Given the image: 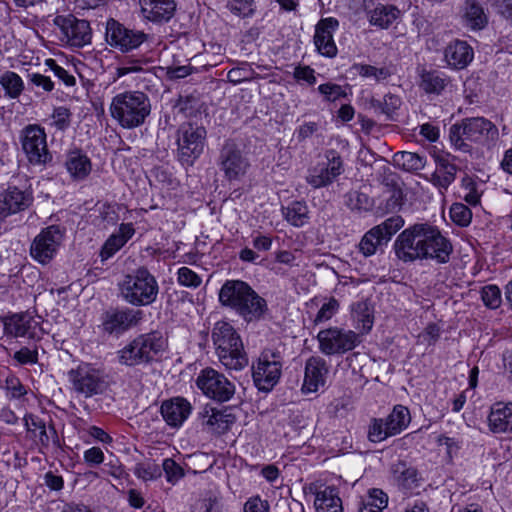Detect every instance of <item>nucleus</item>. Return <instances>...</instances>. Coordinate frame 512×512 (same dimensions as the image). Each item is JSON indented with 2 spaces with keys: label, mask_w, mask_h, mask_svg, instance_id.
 I'll return each instance as SVG.
<instances>
[{
  "label": "nucleus",
  "mask_w": 512,
  "mask_h": 512,
  "mask_svg": "<svg viewBox=\"0 0 512 512\" xmlns=\"http://www.w3.org/2000/svg\"><path fill=\"white\" fill-rule=\"evenodd\" d=\"M449 83V77L440 71L424 70L420 75V88L428 94L439 95Z\"/></svg>",
  "instance_id": "obj_37"
},
{
  "label": "nucleus",
  "mask_w": 512,
  "mask_h": 512,
  "mask_svg": "<svg viewBox=\"0 0 512 512\" xmlns=\"http://www.w3.org/2000/svg\"><path fill=\"white\" fill-rule=\"evenodd\" d=\"M64 235L65 229L59 225H50L42 229L31 244V257L40 264L49 263L57 254Z\"/></svg>",
  "instance_id": "obj_12"
},
{
  "label": "nucleus",
  "mask_w": 512,
  "mask_h": 512,
  "mask_svg": "<svg viewBox=\"0 0 512 512\" xmlns=\"http://www.w3.org/2000/svg\"><path fill=\"white\" fill-rule=\"evenodd\" d=\"M376 232L377 230L371 228L363 235L358 244L360 253L365 257L374 255L379 247L387 244Z\"/></svg>",
  "instance_id": "obj_44"
},
{
  "label": "nucleus",
  "mask_w": 512,
  "mask_h": 512,
  "mask_svg": "<svg viewBox=\"0 0 512 512\" xmlns=\"http://www.w3.org/2000/svg\"><path fill=\"white\" fill-rule=\"evenodd\" d=\"M218 164L224 177L230 182L241 180L250 167L247 157L232 141H227L223 145Z\"/></svg>",
  "instance_id": "obj_17"
},
{
  "label": "nucleus",
  "mask_w": 512,
  "mask_h": 512,
  "mask_svg": "<svg viewBox=\"0 0 512 512\" xmlns=\"http://www.w3.org/2000/svg\"><path fill=\"white\" fill-rule=\"evenodd\" d=\"M280 356L272 351H264L252 366V376L260 391H270L279 381L281 375Z\"/></svg>",
  "instance_id": "obj_15"
},
{
  "label": "nucleus",
  "mask_w": 512,
  "mask_h": 512,
  "mask_svg": "<svg viewBox=\"0 0 512 512\" xmlns=\"http://www.w3.org/2000/svg\"><path fill=\"white\" fill-rule=\"evenodd\" d=\"M22 149L32 165H45L51 160L47 148L46 133L44 128L36 124H30L23 128L20 134Z\"/></svg>",
  "instance_id": "obj_13"
},
{
  "label": "nucleus",
  "mask_w": 512,
  "mask_h": 512,
  "mask_svg": "<svg viewBox=\"0 0 512 512\" xmlns=\"http://www.w3.org/2000/svg\"><path fill=\"white\" fill-rule=\"evenodd\" d=\"M64 166L74 181L86 179L92 170L90 158L80 149L69 150L66 153Z\"/></svg>",
  "instance_id": "obj_31"
},
{
  "label": "nucleus",
  "mask_w": 512,
  "mask_h": 512,
  "mask_svg": "<svg viewBox=\"0 0 512 512\" xmlns=\"http://www.w3.org/2000/svg\"><path fill=\"white\" fill-rule=\"evenodd\" d=\"M481 298L487 307L498 308L501 304V291L496 285H487L482 288Z\"/></svg>",
  "instance_id": "obj_56"
},
{
  "label": "nucleus",
  "mask_w": 512,
  "mask_h": 512,
  "mask_svg": "<svg viewBox=\"0 0 512 512\" xmlns=\"http://www.w3.org/2000/svg\"><path fill=\"white\" fill-rule=\"evenodd\" d=\"M436 168L431 175L430 181L439 189L447 190L455 180L457 167L453 163V157L450 154H437L434 157Z\"/></svg>",
  "instance_id": "obj_28"
},
{
  "label": "nucleus",
  "mask_w": 512,
  "mask_h": 512,
  "mask_svg": "<svg viewBox=\"0 0 512 512\" xmlns=\"http://www.w3.org/2000/svg\"><path fill=\"white\" fill-rule=\"evenodd\" d=\"M32 202L33 190L30 186L24 188L10 186L0 194V217L6 218L24 211Z\"/></svg>",
  "instance_id": "obj_19"
},
{
  "label": "nucleus",
  "mask_w": 512,
  "mask_h": 512,
  "mask_svg": "<svg viewBox=\"0 0 512 512\" xmlns=\"http://www.w3.org/2000/svg\"><path fill=\"white\" fill-rule=\"evenodd\" d=\"M162 467L166 480L171 484L177 483L184 476L183 468L172 458L164 459Z\"/></svg>",
  "instance_id": "obj_57"
},
{
  "label": "nucleus",
  "mask_w": 512,
  "mask_h": 512,
  "mask_svg": "<svg viewBox=\"0 0 512 512\" xmlns=\"http://www.w3.org/2000/svg\"><path fill=\"white\" fill-rule=\"evenodd\" d=\"M178 282L186 287H198L201 284V278L188 267H181L178 270Z\"/></svg>",
  "instance_id": "obj_60"
},
{
  "label": "nucleus",
  "mask_w": 512,
  "mask_h": 512,
  "mask_svg": "<svg viewBox=\"0 0 512 512\" xmlns=\"http://www.w3.org/2000/svg\"><path fill=\"white\" fill-rule=\"evenodd\" d=\"M474 58V52L465 41L451 42L444 50V60L452 68L461 70L466 68Z\"/></svg>",
  "instance_id": "obj_30"
},
{
  "label": "nucleus",
  "mask_w": 512,
  "mask_h": 512,
  "mask_svg": "<svg viewBox=\"0 0 512 512\" xmlns=\"http://www.w3.org/2000/svg\"><path fill=\"white\" fill-rule=\"evenodd\" d=\"M404 225V220L400 216H392L386 219L381 224L373 227V229L377 230V234L380 236L382 240L388 243L392 236L396 234Z\"/></svg>",
  "instance_id": "obj_45"
},
{
  "label": "nucleus",
  "mask_w": 512,
  "mask_h": 512,
  "mask_svg": "<svg viewBox=\"0 0 512 512\" xmlns=\"http://www.w3.org/2000/svg\"><path fill=\"white\" fill-rule=\"evenodd\" d=\"M351 69L355 74L374 79L377 82L384 81L392 75L391 70L386 66L376 67L367 64H354Z\"/></svg>",
  "instance_id": "obj_43"
},
{
  "label": "nucleus",
  "mask_w": 512,
  "mask_h": 512,
  "mask_svg": "<svg viewBox=\"0 0 512 512\" xmlns=\"http://www.w3.org/2000/svg\"><path fill=\"white\" fill-rule=\"evenodd\" d=\"M338 26V20L333 17L323 18L316 24L314 44L322 56L334 58L337 55L338 50L333 36Z\"/></svg>",
  "instance_id": "obj_21"
},
{
  "label": "nucleus",
  "mask_w": 512,
  "mask_h": 512,
  "mask_svg": "<svg viewBox=\"0 0 512 512\" xmlns=\"http://www.w3.org/2000/svg\"><path fill=\"white\" fill-rule=\"evenodd\" d=\"M328 371L327 363L323 358L310 357L305 364L302 390L306 393L317 392L325 385Z\"/></svg>",
  "instance_id": "obj_23"
},
{
  "label": "nucleus",
  "mask_w": 512,
  "mask_h": 512,
  "mask_svg": "<svg viewBox=\"0 0 512 512\" xmlns=\"http://www.w3.org/2000/svg\"><path fill=\"white\" fill-rule=\"evenodd\" d=\"M450 217L455 224L466 227L471 223L472 212L466 205L454 203L450 207Z\"/></svg>",
  "instance_id": "obj_49"
},
{
  "label": "nucleus",
  "mask_w": 512,
  "mask_h": 512,
  "mask_svg": "<svg viewBox=\"0 0 512 512\" xmlns=\"http://www.w3.org/2000/svg\"><path fill=\"white\" fill-rule=\"evenodd\" d=\"M134 229L131 224H121L119 232L112 234L104 243L100 256L102 260H107L119 251L126 242L133 236Z\"/></svg>",
  "instance_id": "obj_35"
},
{
  "label": "nucleus",
  "mask_w": 512,
  "mask_h": 512,
  "mask_svg": "<svg viewBox=\"0 0 512 512\" xmlns=\"http://www.w3.org/2000/svg\"><path fill=\"white\" fill-rule=\"evenodd\" d=\"M119 289L123 299L134 306L152 304L159 293V285L155 276L144 267L126 275L119 284Z\"/></svg>",
  "instance_id": "obj_6"
},
{
  "label": "nucleus",
  "mask_w": 512,
  "mask_h": 512,
  "mask_svg": "<svg viewBox=\"0 0 512 512\" xmlns=\"http://www.w3.org/2000/svg\"><path fill=\"white\" fill-rule=\"evenodd\" d=\"M67 377L73 390L86 398L102 394L108 386L103 373L88 364L71 369Z\"/></svg>",
  "instance_id": "obj_11"
},
{
  "label": "nucleus",
  "mask_w": 512,
  "mask_h": 512,
  "mask_svg": "<svg viewBox=\"0 0 512 512\" xmlns=\"http://www.w3.org/2000/svg\"><path fill=\"white\" fill-rule=\"evenodd\" d=\"M496 13L507 21H512V0H491Z\"/></svg>",
  "instance_id": "obj_64"
},
{
  "label": "nucleus",
  "mask_w": 512,
  "mask_h": 512,
  "mask_svg": "<svg viewBox=\"0 0 512 512\" xmlns=\"http://www.w3.org/2000/svg\"><path fill=\"white\" fill-rule=\"evenodd\" d=\"M347 204L351 209L357 210L367 209L370 205L368 196L358 191H351L347 194Z\"/></svg>",
  "instance_id": "obj_61"
},
{
  "label": "nucleus",
  "mask_w": 512,
  "mask_h": 512,
  "mask_svg": "<svg viewBox=\"0 0 512 512\" xmlns=\"http://www.w3.org/2000/svg\"><path fill=\"white\" fill-rule=\"evenodd\" d=\"M317 512H342V502L335 488L326 487L316 494L314 501Z\"/></svg>",
  "instance_id": "obj_38"
},
{
  "label": "nucleus",
  "mask_w": 512,
  "mask_h": 512,
  "mask_svg": "<svg viewBox=\"0 0 512 512\" xmlns=\"http://www.w3.org/2000/svg\"><path fill=\"white\" fill-rule=\"evenodd\" d=\"M367 17L372 26L388 29L401 18V11L393 4L374 3L367 8Z\"/></svg>",
  "instance_id": "obj_29"
},
{
  "label": "nucleus",
  "mask_w": 512,
  "mask_h": 512,
  "mask_svg": "<svg viewBox=\"0 0 512 512\" xmlns=\"http://www.w3.org/2000/svg\"><path fill=\"white\" fill-rule=\"evenodd\" d=\"M317 340L320 352L326 356L343 355L362 342L360 333L337 326L320 330Z\"/></svg>",
  "instance_id": "obj_9"
},
{
  "label": "nucleus",
  "mask_w": 512,
  "mask_h": 512,
  "mask_svg": "<svg viewBox=\"0 0 512 512\" xmlns=\"http://www.w3.org/2000/svg\"><path fill=\"white\" fill-rule=\"evenodd\" d=\"M339 310V302L337 299L331 297L322 304L317 312L313 322L315 325L322 324L329 321Z\"/></svg>",
  "instance_id": "obj_51"
},
{
  "label": "nucleus",
  "mask_w": 512,
  "mask_h": 512,
  "mask_svg": "<svg viewBox=\"0 0 512 512\" xmlns=\"http://www.w3.org/2000/svg\"><path fill=\"white\" fill-rule=\"evenodd\" d=\"M0 85L5 94L12 99L17 98L24 89L23 80L13 71H5L0 74Z\"/></svg>",
  "instance_id": "obj_42"
},
{
  "label": "nucleus",
  "mask_w": 512,
  "mask_h": 512,
  "mask_svg": "<svg viewBox=\"0 0 512 512\" xmlns=\"http://www.w3.org/2000/svg\"><path fill=\"white\" fill-rule=\"evenodd\" d=\"M62 32V39L74 47H83L91 42V29L89 22L77 19L73 15L57 16L54 19Z\"/></svg>",
  "instance_id": "obj_18"
},
{
  "label": "nucleus",
  "mask_w": 512,
  "mask_h": 512,
  "mask_svg": "<svg viewBox=\"0 0 512 512\" xmlns=\"http://www.w3.org/2000/svg\"><path fill=\"white\" fill-rule=\"evenodd\" d=\"M24 420L27 430L39 438L42 446L47 447L50 442H57V432L53 426L46 428L45 422L34 415H26Z\"/></svg>",
  "instance_id": "obj_36"
},
{
  "label": "nucleus",
  "mask_w": 512,
  "mask_h": 512,
  "mask_svg": "<svg viewBox=\"0 0 512 512\" xmlns=\"http://www.w3.org/2000/svg\"><path fill=\"white\" fill-rule=\"evenodd\" d=\"M284 218L293 226L301 227L309 219V210L305 202L294 201L283 208Z\"/></svg>",
  "instance_id": "obj_40"
},
{
  "label": "nucleus",
  "mask_w": 512,
  "mask_h": 512,
  "mask_svg": "<svg viewBox=\"0 0 512 512\" xmlns=\"http://www.w3.org/2000/svg\"><path fill=\"white\" fill-rule=\"evenodd\" d=\"M318 92L323 96L324 100L334 102L347 96L346 89L336 83H324L318 86Z\"/></svg>",
  "instance_id": "obj_52"
},
{
  "label": "nucleus",
  "mask_w": 512,
  "mask_h": 512,
  "mask_svg": "<svg viewBox=\"0 0 512 512\" xmlns=\"http://www.w3.org/2000/svg\"><path fill=\"white\" fill-rule=\"evenodd\" d=\"M142 318V311L124 309V310H110L104 314L102 326L103 329L112 333H122L132 326L138 324Z\"/></svg>",
  "instance_id": "obj_22"
},
{
  "label": "nucleus",
  "mask_w": 512,
  "mask_h": 512,
  "mask_svg": "<svg viewBox=\"0 0 512 512\" xmlns=\"http://www.w3.org/2000/svg\"><path fill=\"white\" fill-rule=\"evenodd\" d=\"M45 64L50 68L54 75L62 81L66 86L71 87L76 84L75 77L62 66L58 65L55 60L47 59Z\"/></svg>",
  "instance_id": "obj_59"
},
{
  "label": "nucleus",
  "mask_w": 512,
  "mask_h": 512,
  "mask_svg": "<svg viewBox=\"0 0 512 512\" xmlns=\"http://www.w3.org/2000/svg\"><path fill=\"white\" fill-rule=\"evenodd\" d=\"M351 318L354 326L362 334L368 333L374 324V310L369 300H360L351 305Z\"/></svg>",
  "instance_id": "obj_33"
},
{
  "label": "nucleus",
  "mask_w": 512,
  "mask_h": 512,
  "mask_svg": "<svg viewBox=\"0 0 512 512\" xmlns=\"http://www.w3.org/2000/svg\"><path fill=\"white\" fill-rule=\"evenodd\" d=\"M388 425L385 419L375 418L371 421L368 430V438L371 442L379 443L386 440L389 437L394 436L388 429Z\"/></svg>",
  "instance_id": "obj_47"
},
{
  "label": "nucleus",
  "mask_w": 512,
  "mask_h": 512,
  "mask_svg": "<svg viewBox=\"0 0 512 512\" xmlns=\"http://www.w3.org/2000/svg\"><path fill=\"white\" fill-rule=\"evenodd\" d=\"M196 385L205 396L218 402L229 401L235 393V385L210 367L200 371Z\"/></svg>",
  "instance_id": "obj_14"
},
{
  "label": "nucleus",
  "mask_w": 512,
  "mask_h": 512,
  "mask_svg": "<svg viewBox=\"0 0 512 512\" xmlns=\"http://www.w3.org/2000/svg\"><path fill=\"white\" fill-rule=\"evenodd\" d=\"M489 427L494 433L512 432V402L495 403L488 417Z\"/></svg>",
  "instance_id": "obj_32"
},
{
  "label": "nucleus",
  "mask_w": 512,
  "mask_h": 512,
  "mask_svg": "<svg viewBox=\"0 0 512 512\" xmlns=\"http://www.w3.org/2000/svg\"><path fill=\"white\" fill-rule=\"evenodd\" d=\"M395 163L406 171H419L425 167L426 159L414 152L402 151L394 156Z\"/></svg>",
  "instance_id": "obj_41"
},
{
  "label": "nucleus",
  "mask_w": 512,
  "mask_h": 512,
  "mask_svg": "<svg viewBox=\"0 0 512 512\" xmlns=\"http://www.w3.org/2000/svg\"><path fill=\"white\" fill-rule=\"evenodd\" d=\"M192 406L183 397H174L161 405V415L171 427H180L190 416Z\"/></svg>",
  "instance_id": "obj_25"
},
{
  "label": "nucleus",
  "mask_w": 512,
  "mask_h": 512,
  "mask_svg": "<svg viewBox=\"0 0 512 512\" xmlns=\"http://www.w3.org/2000/svg\"><path fill=\"white\" fill-rule=\"evenodd\" d=\"M388 500V495L383 490L377 488L370 489L368 496L364 499L368 505L373 506L381 512L388 506Z\"/></svg>",
  "instance_id": "obj_58"
},
{
  "label": "nucleus",
  "mask_w": 512,
  "mask_h": 512,
  "mask_svg": "<svg viewBox=\"0 0 512 512\" xmlns=\"http://www.w3.org/2000/svg\"><path fill=\"white\" fill-rule=\"evenodd\" d=\"M385 420L388 425L387 429L395 436L408 427L411 416L407 407L396 405Z\"/></svg>",
  "instance_id": "obj_39"
},
{
  "label": "nucleus",
  "mask_w": 512,
  "mask_h": 512,
  "mask_svg": "<svg viewBox=\"0 0 512 512\" xmlns=\"http://www.w3.org/2000/svg\"><path fill=\"white\" fill-rule=\"evenodd\" d=\"M344 170V162L339 152L328 149L308 168L305 180L313 189L328 187Z\"/></svg>",
  "instance_id": "obj_8"
},
{
  "label": "nucleus",
  "mask_w": 512,
  "mask_h": 512,
  "mask_svg": "<svg viewBox=\"0 0 512 512\" xmlns=\"http://www.w3.org/2000/svg\"><path fill=\"white\" fill-rule=\"evenodd\" d=\"M394 249L396 256L404 262L433 260L445 264L450 259L453 246L437 226L416 223L398 235Z\"/></svg>",
  "instance_id": "obj_1"
},
{
  "label": "nucleus",
  "mask_w": 512,
  "mask_h": 512,
  "mask_svg": "<svg viewBox=\"0 0 512 512\" xmlns=\"http://www.w3.org/2000/svg\"><path fill=\"white\" fill-rule=\"evenodd\" d=\"M150 111L149 98L140 91H128L115 95L109 107L111 117L125 129L141 126Z\"/></svg>",
  "instance_id": "obj_5"
},
{
  "label": "nucleus",
  "mask_w": 512,
  "mask_h": 512,
  "mask_svg": "<svg viewBox=\"0 0 512 512\" xmlns=\"http://www.w3.org/2000/svg\"><path fill=\"white\" fill-rule=\"evenodd\" d=\"M72 113L64 106L54 108L51 115L52 125L59 131L67 130L71 125Z\"/></svg>",
  "instance_id": "obj_53"
},
{
  "label": "nucleus",
  "mask_w": 512,
  "mask_h": 512,
  "mask_svg": "<svg viewBox=\"0 0 512 512\" xmlns=\"http://www.w3.org/2000/svg\"><path fill=\"white\" fill-rule=\"evenodd\" d=\"M391 474L396 486L405 493H413L423 482L417 469L403 461H397L391 466Z\"/></svg>",
  "instance_id": "obj_24"
},
{
  "label": "nucleus",
  "mask_w": 512,
  "mask_h": 512,
  "mask_svg": "<svg viewBox=\"0 0 512 512\" xmlns=\"http://www.w3.org/2000/svg\"><path fill=\"white\" fill-rule=\"evenodd\" d=\"M134 474L143 481H150L158 478L161 475V471L156 464L138 463L134 468Z\"/></svg>",
  "instance_id": "obj_55"
},
{
  "label": "nucleus",
  "mask_w": 512,
  "mask_h": 512,
  "mask_svg": "<svg viewBox=\"0 0 512 512\" xmlns=\"http://www.w3.org/2000/svg\"><path fill=\"white\" fill-rule=\"evenodd\" d=\"M464 27L472 31L484 29L488 24V14L481 0H465L460 9Z\"/></svg>",
  "instance_id": "obj_26"
},
{
  "label": "nucleus",
  "mask_w": 512,
  "mask_h": 512,
  "mask_svg": "<svg viewBox=\"0 0 512 512\" xmlns=\"http://www.w3.org/2000/svg\"><path fill=\"white\" fill-rule=\"evenodd\" d=\"M219 302L246 321L260 319L267 311L266 300L247 282L226 280L219 290Z\"/></svg>",
  "instance_id": "obj_2"
},
{
  "label": "nucleus",
  "mask_w": 512,
  "mask_h": 512,
  "mask_svg": "<svg viewBox=\"0 0 512 512\" xmlns=\"http://www.w3.org/2000/svg\"><path fill=\"white\" fill-rule=\"evenodd\" d=\"M146 39L144 32L129 29L115 19L111 18L106 23L107 43L123 53L137 49Z\"/></svg>",
  "instance_id": "obj_16"
},
{
  "label": "nucleus",
  "mask_w": 512,
  "mask_h": 512,
  "mask_svg": "<svg viewBox=\"0 0 512 512\" xmlns=\"http://www.w3.org/2000/svg\"><path fill=\"white\" fill-rule=\"evenodd\" d=\"M165 346L166 341L161 333L142 334L118 351V359L126 366L140 365L152 360Z\"/></svg>",
  "instance_id": "obj_7"
},
{
  "label": "nucleus",
  "mask_w": 512,
  "mask_h": 512,
  "mask_svg": "<svg viewBox=\"0 0 512 512\" xmlns=\"http://www.w3.org/2000/svg\"><path fill=\"white\" fill-rule=\"evenodd\" d=\"M211 338L217 357L226 369L239 371L247 366L248 358L243 342L230 323L217 322L212 329Z\"/></svg>",
  "instance_id": "obj_4"
},
{
  "label": "nucleus",
  "mask_w": 512,
  "mask_h": 512,
  "mask_svg": "<svg viewBox=\"0 0 512 512\" xmlns=\"http://www.w3.org/2000/svg\"><path fill=\"white\" fill-rule=\"evenodd\" d=\"M207 132L203 126L182 125L178 131L177 151L182 164L192 166L201 156L206 144Z\"/></svg>",
  "instance_id": "obj_10"
},
{
  "label": "nucleus",
  "mask_w": 512,
  "mask_h": 512,
  "mask_svg": "<svg viewBox=\"0 0 512 512\" xmlns=\"http://www.w3.org/2000/svg\"><path fill=\"white\" fill-rule=\"evenodd\" d=\"M498 137L496 125L484 117L465 118L449 129L451 145L464 153H470L473 144L490 147Z\"/></svg>",
  "instance_id": "obj_3"
},
{
  "label": "nucleus",
  "mask_w": 512,
  "mask_h": 512,
  "mask_svg": "<svg viewBox=\"0 0 512 512\" xmlns=\"http://www.w3.org/2000/svg\"><path fill=\"white\" fill-rule=\"evenodd\" d=\"M193 512H219L217 498L209 495L199 499L194 504Z\"/></svg>",
  "instance_id": "obj_63"
},
{
  "label": "nucleus",
  "mask_w": 512,
  "mask_h": 512,
  "mask_svg": "<svg viewBox=\"0 0 512 512\" xmlns=\"http://www.w3.org/2000/svg\"><path fill=\"white\" fill-rule=\"evenodd\" d=\"M142 16L156 23L169 21L176 10L175 0H139Z\"/></svg>",
  "instance_id": "obj_27"
},
{
  "label": "nucleus",
  "mask_w": 512,
  "mask_h": 512,
  "mask_svg": "<svg viewBox=\"0 0 512 512\" xmlns=\"http://www.w3.org/2000/svg\"><path fill=\"white\" fill-rule=\"evenodd\" d=\"M228 8L236 16L249 17L255 11V4L254 0H230Z\"/></svg>",
  "instance_id": "obj_54"
},
{
  "label": "nucleus",
  "mask_w": 512,
  "mask_h": 512,
  "mask_svg": "<svg viewBox=\"0 0 512 512\" xmlns=\"http://www.w3.org/2000/svg\"><path fill=\"white\" fill-rule=\"evenodd\" d=\"M440 327L434 323L429 324L424 331L419 334L418 338L421 343L428 346L434 345L440 338Z\"/></svg>",
  "instance_id": "obj_62"
},
{
  "label": "nucleus",
  "mask_w": 512,
  "mask_h": 512,
  "mask_svg": "<svg viewBox=\"0 0 512 512\" xmlns=\"http://www.w3.org/2000/svg\"><path fill=\"white\" fill-rule=\"evenodd\" d=\"M4 333L8 336L39 339V322L27 313H15L3 318Z\"/></svg>",
  "instance_id": "obj_20"
},
{
  "label": "nucleus",
  "mask_w": 512,
  "mask_h": 512,
  "mask_svg": "<svg viewBox=\"0 0 512 512\" xmlns=\"http://www.w3.org/2000/svg\"><path fill=\"white\" fill-rule=\"evenodd\" d=\"M371 105L376 111L390 117L400 106V99L388 94L382 100H372Z\"/></svg>",
  "instance_id": "obj_50"
},
{
  "label": "nucleus",
  "mask_w": 512,
  "mask_h": 512,
  "mask_svg": "<svg viewBox=\"0 0 512 512\" xmlns=\"http://www.w3.org/2000/svg\"><path fill=\"white\" fill-rule=\"evenodd\" d=\"M460 196L473 206L480 202L481 192L477 182L472 177L465 176L462 178Z\"/></svg>",
  "instance_id": "obj_46"
},
{
  "label": "nucleus",
  "mask_w": 512,
  "mask_h": 512,
  "mask_svg": "<svg viewBox=\"0 0 512 512\" xmlns=\"http://www.w3.org/2000/svg\"><path fill=\"white\" fill-rule=\"evenodd\" d=\"M229 414L211 406H205L200 414L202 425L217 434L227 431L232 424Z\"/></svg>",
  "instance_id": "obj_34"
},
{
  "label": "nucleus",
  "mask_w": 512,
  "mask_h": 512,
  "mask_svg": "<svg viewBox=\"0 0 512 512\" xmlns=\"http://www.w3.org/2000/svg\"><path fill=\"white\" fill-rule=\"evenodd\" d=\"M13 359L20 365H34L39 360V347L37 344L22 346L17 350Z\"/></svg>",
  "instance_id": "obj_48"
}]
</instances>
